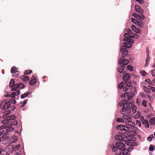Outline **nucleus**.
I'll list each match as a JSON object with an SVG mask.
<instances>
[{"mask_svg":"<svg viewBox=\"0 0 155 155\" xmlns=\"http://www.w3.org/2000/svg\"><path fill=\"white\" fill-rule=\"evenodd\" d=\"M15 117L14 115L8 116V119L5 121L6 123L5 125L0 126V130L4 129L2 137L0 138V142L3 140L6 141L9 139V137L7 135L8 133L13 131L14 128L12 126L16 125L18 124L17 121L15 120Z\"/></svg>","mask_w":155,"mask_h":155,"instance_id":"1","label":"nucleus"},{"mask_svg":"<svg viewBox=\"0 0 155 155\" xmlns=\"http://www.w3.org/2000/svg\"><path fill=\"white\" fill-rule=\"evenodd\" d=\"M125 144L120 142H117L116 143V146H114L112 148L113 151L116 152L118 150L123 151L124 150Z\"/></svg>","mask_w":155,"mask_h":155,"instance_id":"2","label":"nucleus"},{"mask_svg":"<svg viewBox=\"0 0 155 155\" xmlns=\"http://www.w3.org/2000/svg\"><path fill=\"white\" fill-rule=\"evenodd\" d=\"M128 101H127L126 100H122L119 103V105L120 107H124L122 109V112H124L125 111L129 110H131L130 106H128Z\"/></svg>","mask_w":155,"mask_h":155,"instance_id":"3","label":"nucleus"},{"mask_svg":"<svg viewBox=\"0 0 155 155\" xmlns=\"http://www.w3.org/2000/svg\"><path fill=\"white\" fill-rule=\"evenodd\" d=\"M9 87L12 88L11 90L15 91L19 88V85L18 83H15V82L13 79H12L9 82Z\"/></svg>","mask_w":155,"mask_h":155,"instance_id":"4","label":"nucleus"},{"mask_svg":"<svg viewBox=\"0 0 155 155\" xmlns=\"http://www.w3.org/2000/svg\"><path fill=\"white\" fill-rule=\"evenodd\" d=\"M11 105L9 102L6 100L3 101L0 105V107L3 110L7 109Z\"/></svg>","mask_w":155,"mask_h":155,"instance_id":"5","label":"nucleus"},{"mask_svg":"<svg viewBox=\"0 0 155 155\" xmlns=\"http://www.w3.org/2000/svg\"><path fill=\"white\" fill-rule=\"evenodd\" d=\"M125 134L124 133H119L115 137V138L118 140L124 141V140Z\"/></svg>","mask_w":155,"mask_h":155,"instance_id":"6","label":"nucleus"},{"mask_svg":"<svg viewBox=\"0 0 155 155\" xmlns=\"http://www.w3.org/2000/svg\"><path fill=\"white\" fill-rule=\"evenodd\" d=\"M125 113L122 112V114H124L122 116V117L124 119L126 120L127 121H130L131 120V118L129 116L130 113H129L128 110L125 111Z\"/></svg>","mask_w":155,"mask_h":155,"instance_id":"7","label":"nucleus"},{"mask_svg":"<svg viewBox=\"0 0 155 155\" xmlns=\"http://www.w3.org/2000/svg\"><path fill=\"white\" fill-rule=\"evenodd\" d=\"M120 50L121 52L122 53V57L125 58L128 53V50L124 48V47L121 46L120 47Z\"/></svg>","mask_w":155,"mask_h":155,"instance_id":"8","label":"nucleus"},{"mask_svg":"<svg viewBox=\"0 0 155 155\" xmlns=\"http://www.w3.org/2000/svg\"><path fill=\"white\" fill-rule=\"evenodd\" d=\"M123 74L124 75L123 76L122 78L124 81H129L130 78V74H129L125 73V71L124 72Z\"/></svg>","mask_w":155,"mask_h":155,"instance_id":"9","label":"nucleus"},{"mask_svg":"<svg viewBox=\"0 0 155 155\" xmlns=\"http://www.w3.org/2000/svg\"><path fill=\"white\" fill-rule=\"evenodd\" d=\"M135 11L139 13L140 14H143V9H142V8L140 7L138 5H136L135 6Z\"/></svg>","mask_w":155,"mask_h":155,"instance_id":"10","label":"nucleus"},{"mask_svg":"<svg viewBox=\"0 0 155 155\" xmlns=\"http://www.w3.org/2000/svg\"><path fill=\"white\" fill-rule=\"evenodd\" d=\"M125 128L128 129V127L125 126V125H118L116 127L117 129H119L121 130H127L125 129Z\"/></svg>","mask_w":155,"mask_h":155,"instance_id":"11","label":"nucleus"},{"mask_svg":"<svg viewBox=\"0 0 155 155\" xmlns=\"http://www.w3.org/2000/svg\"><path fill=\"white\" fill-rule=\"evenodd\" d=\"M124 36L125 38H123V40L125 41H129L130 38H131L130 37L131 36L129 35L127 33H125L124 35Z\"/></svg>","mask_w":155,"mask_h":155,"instance_id":"12","label":"nucleus"},{"mask_svg":"<svg viewBox=\"0 0 155 155\" xmlns=\"http://www.w3.org/2000/svg\"><path fill=\"white\" fill-rule=\"evenodd\" d=\"M37 79L35 78L33 79L31 78L30 80L29 81V84L31 86L34 85L36 82Z\"/></svg>","mask_w":155,"mask_h":155,"instance_id":"13","label":"nucleus"},{"mask_svg":"<svg viewBox=\"0 0 155 155\" xmlns=\"http://www.w3.org/2000/svg\"><path fill=\"white\" fill-rule=\"evenodd\" d=\"M131 28L132 30L134 31L136 33H141V31L139 28H137L136 26L134 25H132Z\"/></svg>","mask_w":155,"mask_h":155,"instance_id":"14","label":"nucleus"},{"mask_svg":"<svg viewBox=\"0 0 155 155\" xmlns=\"http://www.w3.org/2000/svg\"><path fill=\"white\" fill-rule=\"evenodd\" d=\"M123 44H124V45H122L124 47V48H130L132 45L129 42H124Z\"/></svg>","mask_w":155,"mask_h":155,"instance_id":"15","label":"nucleus"},{"mask_svg":"<svg viewBox=\"0 0 155 155\" xmlns=\"http://www.w3.org/2000/svg\"><path fill=\"white\" fill-rule=\"evenodd\" d=\"M22 80L24 81H28L29 79V77L25 75H22L21 77Z\"/></svg>","mask_w":155,"mask_h":155,"instance_id":"16","label":"nucleus"},{"mask_svg":"<svg viewBox=\"0 0 155 155\" xmlns=\"http://www.w3.org/2000/svg\"><path fill=\"white\" fill-rule=\"evenodd\" d=\"M30 94V92L29 91H27L24 94H22L21 96V98L23 99L28 96V95Z\"/></svg>","mask_w":155,"mask_h":155,"instance_id":"17","label":"nucleus"},{"mask_svg":"<svg viewBox=\"0 0 155 155\" xmlns=\"http://www.w3.org/2000/svg\"><path fill=\"white\" fill-rule=\"evenodd\" d=\"M124 84L126 85L127 87H130V88H131V89H132V88L133 86H132L131 85V82L130 81H125V83H124Z\"/></svg>","mask_w":155,"mask_h":155,"instance_id":"18","label":"nucleus"},{"mask_svg":"<svg viewBox=\"0 0 155 155\" xmlns=\"http://www.w3.org/2000/svg\"><path fill=\"white\" fill-rule=\"evenodd\" d=\"M124 69V67L123 65H120L118 68V71L120 73H122Z\"/></svg>","mask_w":155,"mask_h":155,"instance_id":"19","label":"nucleus"},{"mask_svg":"<svg viewBox=\"0 0 155 155\" xmlns=\"http://www.w3.org/2000/svg\"><path fill=\"white\" fill-rule=\"evenodd\" d=\"M126 123L127 124L130 125L132 127H134L135 126L134 123L133 122L131 121V120H130V121H126Z\"/></svg>","mask_w":155,"mask_h":155,"instance_id":"20","label":"nucleus"},{"mask_svg":"<svg viewBox=\"0 0 155 155\" xmlns=\"http://www.w3.org/2000/svg\"><path fill=\"white\" fill-rule=\"evenodd\" d=\"M143 22L141 20L138 21L137 23H136V25L140 27H142L143 26Z\"/></svg>","mask_w":155,"mask_h":155,"instance_id":"21","label":"nucleus"},{"mask_svg":"<svg viewBox=\"0 0 155 155\" xmlns=\"http://www.w3.org/2000/svg\"><path fill=\"white\" fill-rule=\"evenodd\" d=\"M17 69H18L15 67H12L11 69V73H16L18 72Z\"/></svg>","mask_w":155,"mask_h":155,"instance_id":"22","label":"nucleus"},{"mask_svg":"<svg viewBox=\"0 0 155 155\" xmlns=\"http://www.w3.org/2000/svg\"><path fill=\"white\" fill-rule=\"evenodd\" d=\"M20 144H18L17 145H16L15 147H14L12 151H16L18 150L20 148Z\"/></svg>","mask_w":155,"mask_h":155,"instance_id":"23","label":"nucleus"},{"mask_svg":"<svg viewBox=\"0 0 155 155\" xmlns=\"http://www.w3.org/2000/svg\"><path fill=\"white\" fill-rule=\"evenodd\" d=\"M155 118H151L149 120L150 124L151 125H153L155 124Z\"/></svg>","mask_w":155,"mask_h":155,"instance_id":"24","label":"nucleus"},{"mask_svg":"<svg viewBox=\"0 0 155 155\" xmlns=\"http://www.w3.org/2000/svg\"><path fill=\"white\" fill-rule=\"evenodd\" d=\"M143 89L145 91V92H146V93L149 94L150 92V90L148 88H147L145 86H143Z\"/></svg>","mask_w":155,"mask_h":155,"instance_id":"25","label":"nucleus"},{"mask_svg":"<svg viewBox=\"0 0 155 155\" xmlns=\"http://www.w3.org/2000/svg\"><path fill=\"white\" fill-rule=\"evenodd\" d=\"M149 61H150L149 55H148V56L147 55V58H146V64H145V67L147 66L148 65V64L149 63Z\"/></svg>","mask_w":155,"mask_h":155,"instance_id":"26","label":"nucleus"},{"mask_svg":"<svg viewBox=\"0 0 155 155\" xmlns=\"http://www.w3.org/2000/svg\"><path fill=\"white\" fill-rule=\"evenodd\" d=\"M5 152H4L3 149L0 148V155H5ZM5 155H9V153H7Z\"/></svg>","mask_w":155,"mask_h":155,"instance_id":"27","label":"nucleus"},{"mask_svg":"<svg viewBox=\"0 0 155 155\" xmlns=\"http://www.w3.org/2000/svg\"><path fill=\"white\" fill-rule=\"evenodd\" d=\"M131 106L132 107V109L133 113H134L136 112L137 109L136 107L134 104H131Z\"/></svg>","mask_w":155,"mask_h":155,"instance_id":"28","label":"nucleus"},{"mask_svg":"<svg viewBox=\"0 0 155 155\" xmlns=\"http://www.w3.org/2000/svg\"><path fill=\"white\" fill-rule=\"evenodd\" d=\"M145 126L147 128H148L149 127V123L147 119L144 120V124Z\"/></svg>","mask_w":155,"mask_h":155,"instance_id":"29","label":"nucleus"},{"mask_svg":"<svg viewBox=\"0 0 155 155\" xmlns=\"http://www.w3.org/2000/svg\"><path fill=\"white\" fill-rule=\"evenodd\" d=\"M125 59V58L122 57L120 58L118 60V63L120 65H121L123 63L124 60Z\"/></svg>","mask_w":155,"mask_h":155,"instance_id":"30","label":"nucleus"},{"mask_svg":"<svg viewBox=\"0 0 155 155\" xmlns=\"http://www.w3.org/2000/svg\"><path fill=\"white\" fill-rule=\"evenodd\" d=\"M28 100V99H26L25 100L21 102L20 103L21 104H22V105H21V107H23L26 104Z\"/></svg>","mask_w":155,"mask_h":155,"instance_id":"31","label":"nucleus"},{"mask_svg":"<svg viewBox=\"0 0 155 155\" xmlns=\"http://www.w3.org/2000/svg\"><path fill=\"white\" fill-rule=\"evenodd\" d=\"M129 62V61L127 59H124V61L123 65L125 67V66L126 65H127L128 63Z\"/></svg>","mask_w":155,"mask_h":155,"instance_id":"32","label":"nucleus"},{"mask_svg":"<svg viewBox=\"0 0 155 155\" xmlns=\"http://www.w3.org/2000/svg\"><path fill=\"white\" fill-rule=\"evenodd\" d=\"M8 102H9L10 104H11V103H12V104H15L16 102V101L13 98H11L9 100Z\"/></svg>","mask_w":155,"mask_h":155,"instance_id":"33","label":"nucleus"},{"mask_svg":"<svg viewBox=\"0 0 155 155\" xmlns=\"http://www.w3.org/2000/svg\"><path fill=\"white\" fill-rule=\"evenodd\" d=\"M32 71L31 70H26L25 71L24 74L26 75H28L31 73Z\"/></svg>","mask_w":155,"mask_h":155,"instance_id":"34","label":"nucleus"},{"mask_svg":"<svg viewBox=\"0 0 155 155\" xmlns=\"http://www.w3.org/2000/svg\"><path fill=\"white\" fill-rule=\"evenodd\" d=\"M132 15L133 16L135 17L137 19H138V17H139L140 16V15H139L137 13H133L132 14Z\"/></svg>","mask_w":155,"mask_h":155,"instance_id":"35","label":"nucleus"},{"mask_svg":"<svg viewBox=\"0 0 155 155\" xmlns=\"http://www.w3.org/2000/svg\"><path fill=\"white\" fill-rule=\"evenodd\" d=\"M123 87V82H120L118 85V87L120 89L122 88Z\"/></svg>","mask_w":155,"mask_h":155,"instance_id":"36","label":"nucleus"},{"mask_svg":"<svg viewBox=\"0 0 155 155\" xmlns=\"http://www.w3.org/2000/svg\"><path fill=\"white\" fill-rule=\"evenodd\" d=\"M153 138H154V137L152 134H151L150 136L147 138V140L149 141H151Z\"/></svg>","mask_w":155,"mask_h":155,"instance_id":"37","label":"nucleus"},{"mask_svg":"<svg viewBox=\"0 0 155 155\" xmlns=\"http://www.w3.org/2000/svg\"><path fill=\"white\" fill-rule=\"evenodd\" d=\"M127 69L130 71H132L133 70V67L132 66L130 65H128L127 66Z\"/></svg>","mask_w":155,"mask_h":155,"instance_id":"38","label":"nucleus"},{"mask_svg":"<svg viewBox=\"0 0 155 155\" xmlns=\"http://www.w3.org/2000/svg\"><path fill=\"white\" fill-rule=\"evenodd\" d=\"M154 148L152 145H150L149 147V150L150 151H153L154 150Z\"/></svg>","mask_w":155,"mask_h":155,"instance_id":"39","label":"nucleus"},{"mask_svg":"<svg viewBox=\"0 0 155 155\" xmlns=\"http://www.w3.org/2000/svg\"><path fill=\"white\" fill-rule=\"evenodd\" d=\"M133 35H134V36H131L130 37L131 38H134L136 39H137L138 38L139 36L138 35L136 34H133Z\"/></svg>","mask_w":155,"mask_h":155,"instance_id":"40","label":"nucleus"},{"mask_svg":"<svg viewBox=\"0 0 155 155\" xmlns=\"http://www.w3.org/2000/svg\"><path fill=\"white\" fill-rule=\"evenodd\" d=\"M117 121L119 122H124L123 119L121 118H118L117 119Z\"/></svg>","mask_w":155,"mask_h":155,"instance_id":"41","label":"nucleus"},{"mask_svg":"<svg viewBox=\"0 0 155 155\" xmlns=\"http://www.w3.org/2000/svg\"><path fill=\"white\" fill-rule=\"evenodd\" d=\"M18 85H19V88L20 89H22L25 87V85L23 84L20 83L18 84Z\"/></svg>","mask_w":155,"mask_h":155,"instance_id":"42","label":"nucleus"},{"mask_svg":"<svg viewBox=\"0 0 155 155\" xmlns=\"http://www.w3.org/2000/svg\"><path fill=\"white\" fill-rule=\"evenodd\" d=\"M131 97H130V96H128V95H127L128 100L127 101H128V102L127 103L128 106H130V104L131 102H130L129 101V100L131 98Z\"/></svg>","mask_w":155,"mask_h":155,"instance_id":"43","label":"nucleus"},{"mask_svg":"<svg viewBox=\"0 0 155 155\" xmlns=\"http://www.w3.org/2000/svg\"><path fill=\"white\" fill-rule=\"evenodd\" d=\"M142 14H141L140 15V16L139 17H138V18L143 20L145 18V17Z\"/></svg>","mask_w":155,"mask_h":155,"instance_id":"44","label":"nucleus"},{"mask_svg":"<svg viewBox=\"0 0 155 155\" xmlns=\"http://www.w3.org/2000/svg\"><path fill=\"white\" fill-rule=\"evenodd\" d=\"M140 114H141V113L140 112H137L136 115L134 116V118H137L140 117Z\"/></svg>","mask_w":155,"mask_h":155,"instance_id":"45","label":"nucleus"},{"mask_svg":"<svg viewBox=\"0 0 155 155\" xmlns=\"http://www.w3.org/2000/svg\"><path fill=\"white\" fill-rule=\"evenodd\" d=\"M130 145L134 147L135 146H137V143L135 142H133L131 143Z\"/></svg>","mask_w":155,"mask_h":155,"instance_id":"46","label":"nucleus"},{"mask_svg":"<svg viewBox=\"0 0 155 155\" xmlns=\"http://www.w3.org/2000/svg\"><path fill=\"white\" fill-rule=\"evenodd\" d=\"M136 125H138L139 127H140L141 126V124L140 121L138 120H137L136 122Z\"/></svg>","mask_w":155,"mask_h":155,"instance_id":"47","label":"nucleus"},{"mask_svg":"<svg viewBox=\"0 0 155 155\" xmlns=\"http://www.w3.org/2000/svg\"><path fill=\"white\" fill-rule=\"evenodd\" d=\"M127 32L130 35H133V34L132 32V31H131V30L130 29H128L127 30Z\"/></svg>","mask_w":155,"mask_h":155,"instance_id":"48","label":"nucleus"},{"mask_svg":"<svg viewBox=\"0 0 155 155\" xmlns=\"http://www.w3.org/2000/svg\"><path fill=\"white\" fill-rule=\"evenodd\" d=\"M131 20L132 22H133L136 25V23H137V22L138 21H137L134 18H131Z\"/></svg>","mask_w":155,"mask_h":155,"instance_id":"49","label":"nucleus"},{"mask_svg":"<svg viewBox=\"0 0 155 155\" xmlns=\"http://www.w3.org/2000/svg\"><path fill=\"white\" fill-rule=\"evenodd\" d=\"M147 101L143 100L142 102V104L143 106H144V107H146L147 106L146 105Z\"/></svg>","mask_w":155,"mask_h":155,"instance_id":"50","label":"nucleus"},{"mask_svg":"<svg viewBox=\"0 0 155 155\" xmlns=\"http://www.w3.org/2000/svg\"><path fill=\"white\" fill-rule=\"evenodd\" d=\"M141 75L143 76H145V74H147V73H146L145 71L144 70L142 71H141Z\"/></svg>","mask_w":155,"mask_h":155,"instance_id":"51","label":"nucleus"},{"mask_svg":"<svg viewBox=\"0 0 155 155\" xmlns=\"http://www.w3.org/2000/svg\"><path fill=\"white\" fill-rule=\"evenodd\" d=\"M140 120L141 121L143 124H144V117L143 116H141Z\"/></svg>","mask_w":155,"mask_h":155,"instance_id":"52","label":"nucleus"},{"mask_svg":"<svg viewBox=\"0 0 155 155\" xmlns=\"http://www.w3.org/2000/svg\"><path fill=\"white\" fill-rule=\"evenodd\" d=\"M151 74L154 77L155 76V69L151 71Z\"/></svg>","mask_w":155,"mask_h":155,"instance_id":"53","label":"nucleus"},{"mask_svg":"<svg viewBox=\"0 0 155 155\" xmlns=\"http://www.w3.org/2000/svg\"><path fill=\"white\" fill-rule=\"evenodd\" d=\"M11 94H12V96H11V97H14V98H15V96H14V95H15V92H12V93H11Z\"/></svg>","mask_w":155,"mask_h":155,"instance_id":"54","label":"nucleus"},{"mask_svg":"<svg viewBox=\"0 0 155 155\" xmlns=\"http://www.w3.org/2000/svg\"><path fill=\"white\" fill-rule=\"evenodd\" d=\"M137 2H139L140 4H141L143 3V0H135Z\"/></svg>","mask_w":155,"mask_h":155,"instance_id":"55","label":"nucleus"},{"mask_svg":"<svg viewBox=\"0 0 155 155\" xmlns=\"http://www.w3.org/2000/svg\"><path fill=\"white\" fill-rule=\"evenodd\" d=\"M149 86L150 87V89L152 91H153V92L155 91V87H152L151 86Z\"/></svg>","mask_w":155,"mask_h":155,"instance_id":"56","label":"nucleus"},{"mask_svg":"<svg viewBox=\"0 0 155 155\" xmlns=\"http://www.w3.org/2000/svg\"><path fill=\"white\" fill-rule=\"evenodd\" d=\"M20 92V91L19 90H18L16 92H15V95L17 96V95H19V94Z\"/></svg>","mask_w":155,"mask_h":155,"instance_id":"57","label":"nucleus"},{"mask_svg":"<svg viewBox=\"0 0 155 155\" xmlns=\"http://www.w3.org/2000/svg\"><path fill=\"white\" fill-rule=\"evenodd\" d=\"M145 81L147 82L149 84L150 82H151V81H150V80L149 79H146L145 80Z\"/></svg>","mask_w":155,"mask_h":155,"instance_id":"58","label":"nucleus"},{"mask_svg":"<svg viewBox=\"0 0 155 155\" xmlns=\"http://www.w3.org/2000/svg\"><path fill=\"white\" fill-rule=\"evenodd\" d=\"M123 90L124 91H126L128 90V89L126 87H124L123 88Z\"/></svg>","mask_w":155,"mask_h":155,"instance_id":"59","label":"nucleus"},{"mask_svg":"<svg viewBox=\"0 0 155 155\" xmlns=\"http://www.w3.org/2000/svg\"><path fill=\"white\" fill-rule=\"evenodd\" d=\"M130 39L131 38H130L129 41H128L132 43H134V41L133 40H131Z\"/></svg>","mask_w":155,"mask_h":155,"instance_id":"60","label":"nucleus"},{"mask_svg":"<svg viewBox=\"0 0 155 155\" xmlns=\"http://www.w3.org/2000/svg\"><path fill=\"white\" fill-rule=\"evenodd\" d=\"M148 48H147V51H146V52L147 53V56L149 55V51L147 49Z\"/></svg>","mask_w":155,"mask_h":155,"instance_id":"61","label":"nucleus"},{"mask_svg":"<svg viewBox=\"0 0 155 155\" xmlns=\"http://www.w3.org/2000/svg\"><path fill=\"white\" fill-rule=\"evenodd\" d=\"M12 147V145H9L7 146V148L9 149L10 148H11Z\"/></svg>","mask_w":155,"mask_h":155,"instance_id":"62","label":"nucleus"},{"mask_svg":"<svg viewBox=\"0 0 155 155\" xmlns=\"http://www.w3.org/2000/svg\"><path fill=\"white\" fill-rule=\"evenodd\" d=\"M124 153H123L122 151H120L119 153V154H118L119 155H124Z\"/></svg>","mask_w":155,"mask_h":155,"instance_id":"63","label":"nucleus"},{"mask_svg":"<svg viewBox=\"0 0 155 155\" xmlns=\"http://www.w3.org/2000/svg\"><path fill=\"white\" fill-rule=\"evenodd\" d=\"M15 155H22L21 153H18V152L15 153Z\"/></svg>","mask_w":155,"mask_h":155,"instance_id":"64","label":"nucleus"}]
</instances>
